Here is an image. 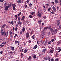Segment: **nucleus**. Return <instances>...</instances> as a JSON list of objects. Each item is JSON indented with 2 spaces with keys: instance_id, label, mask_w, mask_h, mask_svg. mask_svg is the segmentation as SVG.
Here are the masks:
<instances>
[{
  "instance_id": "nucleus-1",
  "label": "nucleus",
  "mask_w": 61,
  "mask_h": 61,
  "mask_svg": "<svg viewBox=\"0 0 61 61\" xmlns=\"http://www.w3.org/2000/svg\"><path fill=\"white\" fill-rule=\"evenodd\" d=\"M49 29H50V30L53 33L54 32V30L53 29L51 28V26H50L49 27Z\"/></svg>"
},
{
  "instance_id": "nucleus-2",
  "label": "nucleus",
  "mask_w": 61,
  "mask_h": 61,
  "mask_svg": "<svg viewBox=\"0 0 61 61\" xmlns=\"http://www.w3.org/2000/svg\"><path fill=\"white\" fill-rule=\"evenodd\" d=\"M51 50L50 51V53L51 54L53 53L54 51V49L52 47H51Z\"/></svg>"
},
{
  "instance_id": "nucleus-3",
  "label": "nucleus",
  "mask_w": 61,
  "mask_h": 61,
  "mask_svg": "<svg viewBox=\"0 0 61 61\" xmlns=\"http://www.w3.org/2000/svg\"><path fill=\"white\" fill-rule=\"evenodd\" d=\"M57 50H58L59 52H60L61 51V47H60L57 48Z\"/></svg>"
},
{
  "instance_id": "nucleus-4",
  "label": "nucleus",
  "mask_w": 61,
  "mask_h": 61,
  "mask_svg": "<svg viewBox=\"0 0 61 61\" xmlns=\"http://www.w3.org/2000/svg\"><path fill=\"white\" fill-rule=\"evenodd\" d=\"M58 31V30L57 29H56L55 30V31H54V33H52V35H53V34L54 35H55V34H56Z\"/></svg>"
},
{
  "instance_id": "nucleus-5",
  "label": "nucleus",
  "mask_w": 61,
  "mask_h": 61,
  "mask_svg": "<svg viewBox=\"0 0 61 61\" xmlns=\"http://www.w3.org/2000/svg\"><path fill=\"white\" fill-rule=\"evenodd\" d=\"M9 5H8L5 6V10H8V8H9Z\"/></svg>"
},
{
  "instance_id": "nucleus-6",
  "label": "nucleus",
  "mask_w": 61,
  "mask_h": 61,
  "mask_svg": "<svg viewBox=\"0 0 61 61\" xmlns=\"http://www.w3.org/2000/svg\"><path fill=\"white\" fill-rule=\"evenodd\" d=\"M29 33L27 32L25 34V36L27 37V38H28V37H29Z\"/></svg>"
},
{
  "instance_id": "nucleus-7",
  "label": "nucleus",
  "mask_w": 61,
  "mask_h": 61,
  "mask_svg": "<svg viewBox=\"0 0 61 61\" xmlns=\"http://www.w3.org/2000/svg\"><path fill=\"white\" fill-rule=\"evenodd\" d=\"M32 57H33V59H35L36 58V55L35 54H32L31 55Z\"/></svg>"
},
{
  "instance_id": "nucleus-8",
  "label": "nucleus",
  "mask_w": 61,
  "mask_h": 61,
  "mask_svg": "<svg viewBox=\"0 0 61 61\" xmlns=\"http://www.w3.org/2000/svg\"><path fill=\"white\" fill-rule=\"evenodd\" d=\"M42 16V14L41 13H39L38 14V17H41Z\"/></svg>"
},
{
  "instance_id": "nucleus-9",
  "label": "nucleus",
  "mask_w": 61,
  "mask_h": 61,
  "mask_svg": "<svg viewBox=\"0 0 61 61\" xmlns=\"http://www.w3.org/2000/svg\"><path fill=\"white\" fill-rule=\"evenodd\" d=\"M37 47V45H35L33 48V49L35 50L36 49Z\"/></svg>"
},
{
  "instance_id": "nucleus-10",
  "label": "nucleus",
  "mask_w": 61,
  "mask_h": 61,
  "mask_svg": "<svg viewBox=\"0 0 61 61\" xmlns=\"http://www.w3.org/2000/svg\"><path fill=\"white\" fill-rule=\"evenodd\" d=\"M57 21L58 23V24L57 25L58 26V25H59L60 24V20H58Z\"/></svg>"
},
{
  "instance_id": "nucleus-11",
  "label": "nucleus",
  "mask_w": 61,
  "mask_h": 61,
  "mask_svg": "<svg viewBox=\"0 0 61 61\" xmlns=\"http://www.w3.org/2000/svg\"><path fill=\"white\" fill-rule=\"evenodd\" d=\"M52 9L54 10V11H56V8H55V6H53L52 7Z\"/></svg>"
},
{
  "instance_id": "nucleus-12",
  "label": "nucleus",
  "mask_w": 61,
  "mask_h": 61,
  "mask_svg": "<svg viewBox=\"0 0 61 61\" xmlns=\"http://www.w3.org/2000/svg\"><path fill=\"white\" fill-rule=\"evenodd\" d=\"M43 44H44V45H46L47 44V42L45 41H43Z\"/></svg>"
},
{
  "instance_id": "nucleus-13",
  "label": "nucleus",
  "mask_w": 61,
  "mask_h": 61,
  "mask_svg": "<svg viewBox=\"0 0 61 61\" xmlns=\"http://www.w3.org/2000/svg\"><path fill=\"white\" fill-rule=\"evenodd\" d=\"M21 2H22V0H19L17 1L18 3H21Z\"/></svg>"
},
{
  "instance_id": "nucleus-14",
  "label": "nucleus",
  "mask_w": 61,
  "mask_h": 61,
  "mask_svg": "<svg viewBox=\"0 0 61 61\" xmlns=\"http://www.w3.org/2000/svg\"><path fill=\"white\" fill-rule=\"evenodd\" d=\"M4 36H5V37H7L8 36V34H6L5 32L4 34Z\"/></svg>"
},
{
  "instance_id": "nucleus-15",
  "label": "nucleus",
  "mask_w": 61,
  "mask_h": 61,
  "mask_svg": "<svg viewBox=\"0 0 61 61\" xmlns=\"http://www.w3.org/2000/svg\"><path fill=\"white\" fill-rule=\"evenodd\" d=\"M25 16H24L23 17H22L21 18V20H24L25 19Z\"/></svg>"
},
{
  "instance_id": "nucleus-16",
  "label": "nucleus",
  "mask_w": 61,
  "mask_h": 61,
  "mask_svg": "<svg viewBox=\"0 0 61 61\" xmlns=\"http://www.w3.org/2000/svg\"><path fill=\"white\" fill-rule=\"evenodd\" d=\"M46 49H44L42 50V52L44 53H45V52H46Z\"/></svg>"
},
{
  "instance_id": "nucleus-17",
  "label": "nucleus",
  "mask_w": 61,
  "mask_h": 61,
  "mask_svg": "<svg viewBox=\"0 0 61 61\" xmlns=\"http://www.w3.org/2000/svg\"><path fill=\"white\" fill-rule=\"evenodd\" d=\"M27 50L26 49H25V50H24V53H26L27 52Z\"/></svg>"
},
{
  "instance_id": "nucleus-18",
  "label": "nucleus",
  "mask_w": 61,
  "mask_h": 61,
  "mask_svg": "<svg viewBox=\"0 0 61 61\" xmlns=\"http://www.w3.org/2000/svg\"><path fill=\"white\" fill-rule=\"evenodd\" d=\"M11 50L13 51L15 50V48L13 47H11Z\"/></svg>"
},
{
  "instance_id": "nucleus-19",
  "label": "nucleus",
  "mask_w": 61,
  "mask_h": 61,
  "mask_svg": "<svg viewBox=\"0 0 61 61\" xmlns=\"http://www.w3.org/2000/svg\"><path fill=\"white\" fill-rule=\"evenodd\" d=\"M34 13H35V11H34V12H31L30 15H33L34 14Z\"/></svg>"
},
{
  "instance_id": "nucleus-20",
  "label": "nucleus",
  "mask_w": 61,
  "mask_h": 61,
  "mask_svg": "<svg viewBox=\"0 0 61 61\" xmlns=\"http://www.w3.org/2000/svg\"><path fill=\"white\" fill-rule=\"evenodd\" d=\"M22 30L23 32H25V28H24V27H23V28L22 29Z\"/></svg>"
},
{
  "instance_id": "nucleus-21",
  "label": "nucleus",
  "mask_w": 61,
  "mask_h": 61,
  "mask_svg": "<svg viewBox=\"0 0 61 61\" xmlns=\"http://www.w3.org/2000/svg\"><path fill=\"white\" fill-rule=\"evenodd\" d=\"M17 30H18V28L17 27H16L15 28V30L16 32L17 31Z\"/></svg>"
},
{
  "instance_id": "nucleus-22",
  "label": "nucleus",
  "mask_w": 61,
  "mask_h": 61,
  "mask_svg": "<svg viewBox=\"0 0 61 61\" xmlns=\"http://www.w3.org/2000/svg\"><path fill=\"white\" fill-rule=\"evenodd\" d=\"M6 24L2 26V28H5V26H6Z\"/></svg>"
},
{
  "instance_id": "nucleus-23",
  "label": "nucleus",
  "mask_w": 61,
  "mask_h": 61,
  "mask_svg": "<svg viewBox=\"0 0 61 61\" xmlns=\"http://www.w3.org/2000/svg\"><path fill=\"white\" fill-rule=\"evenodd\" d=\"M31 58H32V56H29V58H28V59H31Z\"/></svg>"
},
{
  "instance_id": "nucleus-24",
  "label": "nucleus",
  "mask_w": 61,
  "mask_h": 61,
  "mask_svg": "<svg viewBox=\"0 0 61 61\" xmlns=\"http://www.w3.org/2000/svg\"><path fill=\"white\" fill-rule=\"evenodd\" d=\"M51 9V8L50 7L48 9V12H50V10Z\"/></svg>"
},
{
  "instance_id": "nucleus-25",
  "label": "nucleus",
  "mask_w": 61,
  "mask_h": 61,
  "mask_svg": "<svg viewBox=\"0 0 61 61\" xmlns=\"http://www.w3.org/2000/svg\"><path fill=\"white\" fill-rule=\"evenodd\" d=\"M32 16H33L32 15H29V17L30 18H32Z\"/></svg>"
},
{
  "instance_id": "nucleus-26",
  "label": "nucleus",
  "mask_w": 61,
  "mask_h": 61,
  "mask_svg": "<svg viewBox=\"0 0 61 61\" xmlns=\"http://www.w3.org/2000/svg\"><path fill=\"white\" fill-rule=\"evenodd\" d=\"M55 2L56 4H57L58 1L57 0H55Z\"/></svg>"
},
{
  "instance_id": "nucleus-27",
  "label": "nucleus",
  "mask_w": 61,
  "mask_h": 61,
  "mask_svg": "<svg viewBox=\"0 0 61 61\" xmlns=\"http://www.w3.org/2000/svg\"><path fill=\"white\" fill-rule=\"evenodd\" d=\"M39 23H40L42 22V20H40L38 22Z\"/></svg>"
},
{
  "instance_id": "nucleus-28",
  "label": "nucleus",
  "mask_w": 61,
  "mask_h": 61,
  "mask_svg": "<svg viewBox=\"0 0 61 61\" xmlns=\"http://www.w3.org/2000/svg\"><path fill=\"white\" fill-rule=\"evenodd\" d=\"M15 43L16 45H17V43H18V41H15Z\"/></svg>"
},
{
  "instance_id": "nucleus-29",
  "label": "nucleus",
  "mask_w": 61,
  "mask_h": 61,
  "mask_svg": "<svg viewBox=\"0 0 61 61\" xmlns=\"http://www.w3.org/2000/svg\"><path fill=\"white\" fill-rule=\"evenodd\" d=\"M47 59H48V60H50V57L48 56Z\"/></svg>"
},
{
  "instance_id": "nucleus-30",
  "label": "nucleus",
  "mask_w": 61,
  "mask_h": 61,
  "mask_svg": "<svg viewBox=\"0 0 61 61\" xmlns=\"http://www.w3.org/2000/svg\"><path fill=\"white\" fill-rule=\"evenodd\" d=\"M21 12H20V13L18 14V16H19V15H21Z\"/></svg>"
},
{
  "instance_id": "nucleus-31",
  "label": "nucleus",
  "mask_w": 61,
  "mask_h": 61,
  "mask_svg": "<svg viewBox=\"0 0 61 61\" xmlns=\"http://www.w3.org/2000/svg\"><path fill=\"white\" fill-rule=\"evenodd\" d=\"M44 59L45 60H47V57H44Z\"/></svg>"
},
{
  "instance_id": "nucleus-32",
  "label": "nucleus",
  "mask_w": 61,
  "mask_h": 61,
  "mask_svg": "<svg viewBox=\"0 0 61 61\" xmlns=\"http://www.w3.org/2000/svg\"><path fill=\"white\" fill-rule=\"evenodd\" d=\"M51 2L52 4L53 5H55V3H54V2L53 1H52Z\"/></svg>"
},
{
  "instance_id": "nucleus-33",
  "label": "nucleus",
  "mask_w": 61,
  "mask_h": 61,
  "mask_svg": "<svg viewBox=\"0 0 61 61\" xmlns=\"http://www.w3.org/2000/svg\"><path fill=\"white\" fill-rule=\"evenodd\" d=\"M51 13L52 14V15H54L55 14V12L54 11H52L51 12Z\"/></svg>"
},
{
  "instance_id": "nucleus-34",
  "label": "nucleus",
  "mask_w": 61,
  "mask_h": 61,
  "mask_svg": "<svg viewBox=\"0 0 61 61\" xmlns=\"http://www.w3.org/2000/svg\"><path fill=\"white\" fill-rule=\"evenodd\" d=\"M10 24L11 25H14V23H13V21H12L10 22Z\"/></svg>"
},
{
  "instance_id": "nucleus-35",
  "label": "nucleus",
  "mask_w": 61,
  "mask_h": 61,
  "mask_svg": "<svg viewBox=\"0 0 61 61\" xmlns=\"http://www.w3.org/2000/svg\"><path fill=\"white\" fill-rule=\"evenodd\" d=\"M43 18L44 19H43L44 20H45L46 19V16H44L43 17Z\"/></svg>"
},
{
  "instance_id": "nucleus-36",
  "label": "nucleus",
  "mask_w": 61,
  "mask_h": 61,
  "mask_svg": "<svg viewBox=\"0 0 61 61\" xmlns=\"http://www.w3.org/2000/svg\"><path fill=\"white\" fill-rule=\"evenodd\" d=\"M12 5L13 7H15V6H16V5L15 4H13Z\"/></svg>"
},
{
  "instance_id": "nucleus-37",
  "label": "nucleus",
  "mask_w": 61,
  "mask_h": 61,
  "mask_svg": "<svg viewBox=\"0 0 61 61\" xmlns=\"http://www.w3.org/2000/svg\"><path fill=\"white\" fill-rule=\"evenodd\" d=\"M5 46L4 45H2L1 44L0 45V46L1 47H3V46Z\"/></svg>"
},
{
  "instance_id": "nucleus-38",
  "label": "nucleus",
  "mask_w": 61,
  "mask_h": 61,
  "mask_svg": "<svg viewBox=\"0 0 61 61\" xmlns=\"http://www.w3.org/2000/svg\"><path fill=\"white\" fill-rule=\"evenodd\" d=\"M51 43V41H50L48 42V43L49 44H50Z\"/></svg>"
},
{
  "instance_id": "nucleus-39",
  "label": "nucleus",
  "mask_w": 61,
  "mask_h": 61,
  "mask_svg": "<svg viewBox=\"0 0 61 61\" xmlns=\"http://www.w3.org/2000/svg\"><path fill=\"white\" fill-rule=\"evenodd\" d=\"M13 10H14V11H15V7H13Z\"/></svg>"
},
{
  "instance_id": "nucleus-40",
  "label": "nucleus",
  "mask_w": 61,
  "mask_h": 61,
  "mask_svg": "<svg viewBox=\"0 0 61 61\" xmlns=\"http://www.w3.org/2000/svg\"><path fill=\"white\" fill-rule=\"evenodd\" d=\"M4 0H0V2L1 3H3L4 2Z\"/></svg>"
},
{
  "instance_id": "nucleus-41",
  "label": "nucleus",
  "mask_w": 61,
  "mask_h": 61,
  "mask_svg": "<svg viewBox=\"0 0 61 61\" xmlns=\"http://www.w3.org/2000/svg\"><path fill=\"white\" fill-rule=\"evenodd\" d=\"M32 38L33 39H35V35H33L32 36Z\"/></svg>"
},
{
  "instance_id": "nucleus-42",
  "label": "nucleus",
  "mask_w": 61,
  "mask_h": 61,
  "mask_svg": "<svg viewBox=\"0 0 61 61\" xmlns=\"http://www.w3.org/2000/svg\"><path fill=\"white\" fill-rule=\"evenodd\" d=\"M6 5H7V4L5 2L4 4V6H5Z\"/></svg>"
},
{
  "instance_id": "nucleus-43",
  "label": "nucleus",
  "mask_w": 61,
  "mask_h": 61,
  "mask_svg": "<svg viewBox=\"0 0 61 61\" xmlns=\"http://www.w3.org/2000/svg\"><path fill=\"white\" fill-rule=\"evenodd\" d=\"M34 32V31H32L31 33H30V34L31 35H32V34H33V33Z\"/></svg>"
},
{
  "instance_id": "nucleus-44",
  "label": "nucleus",
  "mask_w": 61,
  "mask_h": 61,
  "mask_svg": "<svg viewBox=\"0 0 61 61\" xmlns=\"http://www.w3.org/2000/svg\"><path fill=\"white\" fill-rule=\"evenodd\" d=\"M58 60H59V59L57 58L56 59H55V61H58Z\"/></svg>"
},
{
  "instance_id": "nucleus-45",
  "label": "nucleus",
  "mask_w": 61,
  "mask_h": 61,
  "mask_svg": "<svg viewBox=\"0 0 61 61\" xmlns=\"http://www.w3.org/2000/svg\"><path fill=\"white\" fill-rule=\"evenodd\" d=\"M20 17H18V19L19 21H20Z\"/></svg>"
},
{
  "instance_id": "nucleus-46",
  "label": "nucleus",
  "mask_w": 61,
  "mask_h": 61,
  "mask_svg": "<svg viewBox=\"0 0 61 61\" xmlns=\"http://www.w3.org/2000/svg\"><path fill=\"white\" fill-rule=\"evenodd\" d=\"M28 42H29V44H30V43H31V41L30 40H29L28 41Z\"/></svg>"
},
{
  "instance_id": "nucleus-47",
  "label": "nucleus",
  "mask_w": 61,
  "mask_h": 61,
  "mask_svg": "<svg viewBox=\"0 0 61 61\" xmlns=\"http://www.w3.org/2000/svg\"><path fill=\"white\" fill-rule=\"evenodd\" d=\"M31 5H32V4H31V3H30L29 4V6L30 7H31Z\"/></svg>"
},
{
  "instance_id": "nucleus-48",
  "label": "nucleus",
  "mask_w": 61,
  "mask_h": 61,
  "mask_svg": "<svg viewBox=\"0 0 61 61\" xmlns=\"http://www.w3.org/2000/svg\"><path fill=\"white\" fill-rule=\"evenodd\" d=\"M54 61V59H51V61Z\"/></svg>"
},
{
  "instance_id": "nucleus-49",
  "label": "nucleus",
  "mask_w": 61,
  "mask_h": 61,
  "mask_svg": "<svg viewBox=\"0 0 61 61\" xmlns=\"http://www.w3.org/2000/svg\"><path fill=\"white\" fill-rule=\"evenodd\" d=\"M17 23L18 25H20V21H19Z\"/></svg>"
},
{
  "instance_id": "nucleus-50",
  "label": "nucleus",
  "mask_w": 61,
  "mask_h": 61,
  "mask_svg": "<svg viewBox=\"0 0 61 61\" xmlns=\"http://www.w3.org/2000/svg\"><path fill=\"white\" fill-rule=\"evenodd\" d=\"M51 41L52 42H54V39H52V40H51Z\"/></svg>"
},
{
  "instance_id": "nucleus-51",
  "label": "nucleus",
  "mask_w": 61,
  "mask_h": 61,
  "mask_svg": "<svg viewBox=\"0 0 61 61\" xmlns=\"http://www.w3.org/2000/svg\"><path fill=\"white\" fill-rule=\"evenodd\" d=\"M1 33H2L3 32V29H2L1 30Z\"/></svg>"
},
{
  "instance_id": "nucleus-52",
  "label": "nucleus",
  "mask_w": 61,
  "mask_h": 61,
  "mask_svg": "<svg viewBox=\"0 0 61 61\" xmlns=\"http://www.w3.org/2000/svg\"><path fill=\"white\" fill-rule=\"evenodd\" d=\"M10 35H12V33L10 31Z\"/></svg>"
},
{
  "instance_id": "nucleus-53",
  "label": "nucleus",
  "mask_w": 61,
  "mask_h": 61,
  "mask_svg": "<svg viewBox=\"0 0 61 61\" xmlns=\"http://www.w3.org/2000/svg\"><path fill=\"white\" fill-rule=\"evenodd\" d=\"M27 3H29V0H27L26 1Z\"/></svg>"
},
{
  "instance_id": "nucleus-54",
  "label": "nucleus",
  "mask_w": 61,
  "mask_h": 61,
  "mask_svg": "<svg viewBox=\"0 0 61 61\" xmlns=\"http://www.w3.org/2000/svg\"><path fill=\"white\" fill-rule=\"evenodd\" d=\"M21 56H24V54H23V53H21Z\"/></svg>"
},
{
  "instance_id": "nucleus-55",
  "label": "nucleus",
  "mask_w": 61,
  "mask_h": 61,
  "mask_svg": "<svg viewBox=\"0 0 61 61\" xmlns=\"http://www.w3.org/2000/svg\"><path fill=\"white\" fill-rule=\"evenodd\" d=\"M24 45L25 46H26V44H25V42H24Z\"/></svg>"
},
{
  "instance_id": "nucleus-56",
  "label": "nucleus",
  "mask_w": 61,
  "mask_h": 61,
  "mask_svg": "<svg viewBox=\"0 0 61 61\" xmlns=\"http://www.w3.org/2000/svg\"><path fill=\"white\" fill-rule=\"evenodd\" d=\"M48 27H44V29H48Z\"/></svg>"
},
{
  "instance_id": "nucleus-57",
  "label": "nucleus",
  "mask_w": 61,
  "mask_h": 61,
  "mask_svg": "<svg viewBox=\"0 0 61 61\" xmlns=\"http://www.w3.org/2000/svg\"><path fill=\"white\" fill-rule=\"evenodd\" d=\"M27 6L26 5V4H25V8H26L27 7Z\"/></svg>"
},
{
  "instance_id": "nucleus-58",
  "label": "nucleus",
  "mask_w": 61,
  "mask_h": 61,
  "mask_svg": "<svg viewBox=\"0 0 61 61\" xmlns=\"http://www.w3.org/2000/svg\"><path fill=\"white\" fill-rule=\"evenodd\" d=\"M17 34H15V35L14 37H16V36H17Z\"/></svg>"
},
{
  "instance_id": "nucleus-59",
  "label": "nucleus",
  "mask_w": 61,
  "mask_h": 61,
  "mask_svg": "<svg viewBox=\"0 0 61 61\" xmlns=\"http://www.w3.org/2000/svg\"><path fill=\"white\" fill-rule=\"evenodd\" d=\"M23 33V31H21L20 32V34H22V33Z\"/></svg>"
},
{
  "instance_id": "nucleus-60",
  "label": "nucleus",
  "mask_w": 61,
  "mask_h": 61,
  "mask_svg": "<svg viewBox=\"0 0 61 61\" xmlns=\"http://www.w3.org/2000/svg\"><path fill=\"white\" fill-rule=\"evenodd\" d=\"M0 54H3V51H0Z\"/></svg>"
},
{
  "instance_id": "nucleus-61",
  "label": "nucleus",
  "mask_w": 61,
  "mask_h": 61,
  "mask_svg": "<svg viewBox=\"0 0 61 61\" xmlns=\"http://www.w3.org/2000/svg\"><path fill=\"white\" fill-rule=\"evenodd\" d=\"M2 44H3V45H5V43H4V42H3L2 43Z\"/></svg>"
},
{
  "instance_id": "nucleus-62",
  "label": "nucleus",
  "mask_w": 61,
  "mask_h": 61,
  "mask_svg": "<svg viewBox=\"0 0 61 61\" xmlns=\"http://www.w3.org/2000/svg\"><path fill=\"white\" fill-rule=\"evenodd\" d=\"M39 55L40 56H42V54H41L39 53Z\"/></svg>"
},
{
  "instance_id": "nucleus-63",
  "label": "nucleus",
  "mask_w": 61,
  "mask_h": 61,
  "mask_svg": "<svg viewBox=\"0 0 61 61\" xmlns=\"http://www.w3.org/2000/svg\"><path fill=\"white\" fill-rule=\"evenodd\" d=\"M15 17L16 18L17 17V15H15Z\"/></svg>"
},
{
  "instance_id": "nucleus-64",
  "label": "nucleus",
  "mask_w": 61,
  "mask_h": 61,
  "mask_svg": "<svg viewBox=\"0 0 61 61\" xmlns=\"http://www.w3.org/2000/svg\"><path fill=\"white\" fill-rule=\"evenodd\" d=\"M13 31H14V30H15V27H13Z\"/></svg>"
}]
</instances>
